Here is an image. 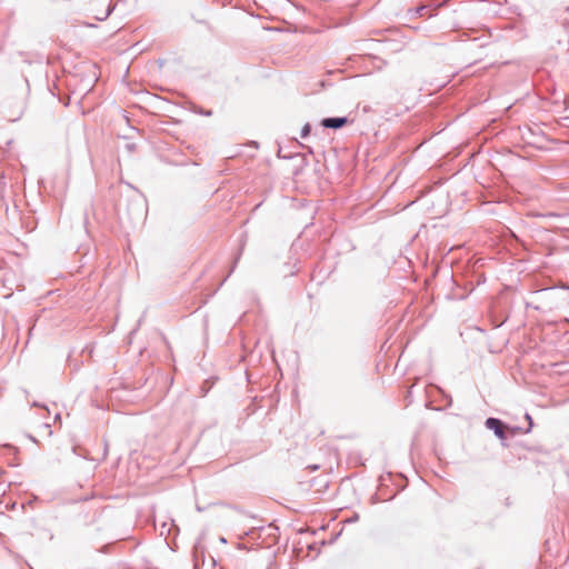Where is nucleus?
<instances>
[{
  "label": "nucleus",
  "mask_w": 569,
  "mask_h": 569,
  "mask_svg": "<svg viewBox=\"0 0 569 569\" xmlns=\"http://www.w3.org/2000/svg\"><path fill=\"white\" fill-rule=\"evenodd\" d=\"M486 425L488 428L492 429L499 438H501V439L505 438V426L501 423L500 420L495 419V418H489L487 420Z\"/></svg>",
  "instance_id": "nucleus-1"
},
{
  "label": "nucleus",
  "mask_w": 569,
  "mask_h": 569,
  "mask_svg": "<svg viewBox=\"0 0 569 569\" xmlns=\"http://www.w3.org/2000/svg\"><path fill=\"white\" fill-rule=\"evenodd\" d=\"M347 123L346 118H326L322 120L321 124L326 128H341Z\"/></svg>",
  "instance_id": "nucleus-2"
},
{
  "label": "nucleus",
  "mask_w": 569,
  "mask_h": 569,
  "mask_svg": "<svg viewBox=\"0 0 569 569\" xmlns=\"http://www.w3.org/2000/svg\"><path fill=\"white\" fill-rule=\"evenodd\" d=\"M310 132V126L307 124L305 126V128L302 129V137H307Z\"/></svg>",
  "instance_id": "nucleus-3"
}]
</instances>
